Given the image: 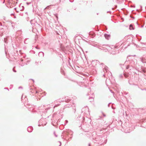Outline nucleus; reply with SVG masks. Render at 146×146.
<instances>
[{
	"label": "nucleus",
	"mask_w": 146,
	"mask_h": 146,
	"mask_svg": "<svg viewBox=\"0 0 146 146\" xmlns=\"http://www.w3.org/2000/svg\"><path fill=\"white\" fill-rule=\"evenodd\" d=\"M138 72H139L141 73H145L146 72V68H142L140 70L139 69H136Z\"/></svg>",
	"instance_id": "nucleus-10"
},
{
	"label": "nucleus",
	"mask_w": 146,
	"mask_h": 146,
	"mask_svg": "<svg viewBox=\"0 0 146 146\" xmlns=\"http://www.w3.org/2000/svg\"><path fill=\"white\" fill-rule=\"evenodd\" d=\"M83 118V121H85V122L87 123H90L91 121V119L89 118H88L87 117H86V121H87L86 122L85 121V118L84 117H82Z\"/></svg>",
	"instance_id": "nucleus-11"
},
{
	"label": "nucleus",
	"mask_w": 146,
	"mask_h": 146,
	"mask_svg": "<svg viewBox=\"0 0 146 146\" xmlns=\"http://www.w3.org/2000/svg\"><path fill=\"white\" fill-rule=\"evenodd\" d=\"M30 80H32L33 81V83H34L35 82L34 80L33 79H30Z\"/></svg>",
	"instance_id": "nucleus-50"
},
{
	"label": "nucleus",
	"mask_w": 146,
	"mask_h": 146,
	"mask_svg": "<svg viewBox=\"0 0 146 146\" xmlns=\"http://www.w3.org/2000/svg\"><path fill=\"white\" fill-rule=\"evenodd\" d=\"M73 107V108H72L73 109V111L74 113H75L76 111V109L74 104H73V106H72L71 105H66L65 106V108H71V107Z\"/></svg>",
	"instance_id": "nucleus-9"
},
{
	"label": "nucleus",
	"mask_w": 146,
	"mask_h": 146,
	"mask_svg": "<svg viewBox=\"0 0 146 146\" xmlns=\"http://www.w3.org/2000/svg\"><path fill=\"white\" fill-rule=\"evenodd\" d=\"M59 142L60 143V145L59 146H61V142L60 141H59Z\"/></svg>",
	"instance_id": "nucleus-52"
},
{
	"label": "nucleus",
	"mask_w": 146,
	"mask_h": 146,
	"mask_svg": "<svg viewBox=\"0 0 146 146\" xmlns=\"http://www.w3.org/2000/svg\"><path fill=\"white\" fill-rule=\"evenodd\" d=\"M106 73H105V74H104L103 75V76L104 77H105V75L106 74Z\"/></svg>",
	"instance_id": "nucleus-54"
},
{
	"label": "nucleus",
	"mask_w": 146,
	"mask_h": 146,
	"mask_svg": "<svg viewBox=\"0 0 146 146\" xmlns=\"http://www.w3.org/2000/svg\"><path fill=\"white\" fill-rule=\"evenodd\" d=\"M107 142V139L105 140L104 138L102 137V138L100 139V141L98 142V144L99 145H102L103 143L106 144Z\"/></svg>",
	"instance_id": "nucleus-7"
},
{
	"label": "nucleus",
	"mask_w": 146,
	"mask_h": 146,
	"mask_svg": "<svg viewBox=\"0 0 146 146\" xmlns=\"http://www.w3.org/2000/svg\"><path fill=\"white\" fill-rule=\"evenodd\" d=\"M4 41L5 43H7V40L6 38H4Z\"/></svg>",
	"instance_id": "nucleus-25"
},
{
	"label": "nucleus",
	"mask_w": 146,
	"mask_h": 146,
	"mask_svg": "<svg viewBox=\"0 0 146 146\" xmlns=\"http://www.w3.org/2000/svg\"><path fill=\"white\" fill-rule=\"evenodd\" d=\"M142 122L143 123V125H144V126L143 127H144L146 128V125H145V124H143L145 123L146 122V120L144 119H143L142 120Z\"/></svg>",
	"instance_id": "nucleus-21"
},
{
	"label": "nucleus",
	"mask_w": 146,
	"mask_h": 146,
	"mask_svg": "<svg viewBox=\"0 0 146 146\" xmlns=\"http://www.w3.org/2000/svg\"><path fill=\"white\" fill-rule=\"evenodd\" d=\"M141 43L142 44H144V45H146V42L145 43H143V42H141Z\"/></svg>",
	"instance_id": "nucleus-43"
},
{
	"label": "nucleus",
	"mask_w": 146,
	"mask_h": 146,
	"mask_svg": "<svg viewBox=\"0 0 146 146\" xmlns=\"http://www.w3.org/2000/svg\"><path fill=\"white\" fill-rule=\"evenodd\" d=\"M33 129V128L32 126H29L27 128V130L29 132H32Z\"/></svg>",
	"instance_id": "nucleus-16"
},
{
	"label": "nucleus",
	"mask_w": 146,
	"mask_h": 146,
	"mask_svg": "<svg viewBox=\"0 0 146 146\" xmlns=\"http://www.w3.org/2000/svg\"><path fill=\"white\" fill-rule=\"evenodd\" d=\"M0 26H2V24L1 23H0Z\"/></svg>",
	"instance_id": "nucleus-62"
},
{
	"label": "nucleus",
	"mask_w": 146,
	"mask_h": 146,
	"mask_svg": "<svg viewBox=\"0 0 146 146\" xmlns=\"http://www.w3.org/2000/svg\"><path fill=\"white\" fill-rule=\"evenodd\" d=\"M82 112H84V113L90 114V111L89 110V108L88 107H86L83 108L82 110Z\"/></svg>",
	"instance_id": "nucleus-5"
},
{
	"label": "nucleus",
	"mask_w": 146,
	"mask_h": 146,
	"mask_svg": "<svg viewBox=\"0 0 146 146\" xmlns=\"http://www.w3.org/2000/svg\"><path fill=\"white\" fill-rule=\"evenodd\" d=\"M39 124L38 125V126H40L41 125H42V126L45 125L47 123V122L45 121V119L44 118H42L39 121Z\"/></svg>",
	"instance_id": "nucleus-4"
},
{
	"label": "nucleus",
	"mask_w": 146,
	"mask_h": 146,
	"mask_svg": "<svg viewBox=\"0 0 146 146\" xmlns=\"http://www.w3.org/2000/svg\"><path fill=\"white\" fill-rule=\"evenodd\" d=\"M26 61L23 59H20V60L19 62V64L21 66H23L25 65H27V64L25 62Z\"/></svg>",
	"instance_id": "nucleus-8"
},
{
	"label": "nucleus",
	"mask_w": 146,
	"mask_h": 146,
	"mask_svg": "<svg viewBox=\"0 0 146 146\" xmlns=\"http://www.w3.org/2000/svg\"><path fill=\"white\" fill-rule=\"evenodd\" d=\"M129 29L130 30H134V28L133 27V26L132 24H131L129 25Z\"/></svg>",
	"instance_id": "nucleus-22"
},
{
	"label": "nucleus",
	"mask_w": 146,
	"mask_h": 146,
	"mask_svg": "<svg viewBox=\"0 0 146 146\" xmlns=\"http://www.w3.org/2000/svg\"><path fill=\"white\" fill-rule=\"evenodd\" d=\"M54 15L56 17L57 19H58V14H54Z\"/></svg>",
	"instance_id": "nucleus-27"
},
{
	"label": "nucleus",
	"mask_w": 146,
	"mask_h": 146,
	"mask_svg": "<svg viewBox=\"0 0 146 146\" xmlns=\"http://www.w3.org/2000/svg\"><path fill=\"white\" fill-rule=\"evenodd\" d=\"M130 56H127V60L125 63H127L128 64L126 67V69H129L130 70L132 71L135 74H136L139 75V74H137L134 71V69H137L135 67V66L136 65L137 63V61L135 58H129V57H130Z\"/></svg>",
	"instance_id": "nucleus-1"
},
{
	"label": "nucleus",
	"mask_w": 146,
	"mask_h": 146,
	"mask_svg": "<svg viewBox=\"0 0 146 146\" xmlns=\"http://www.w3.org/2000/svg\"><path fill=\"white\" fill-rule=\"evenodd\" d=\"M35 48L36 49H40V48L36 46H35Z\"/></svg>",
	"instance_id": "nucleus-37"
},
{
	"label": "nucleus",
	"mask_w": 146,
	"mask_h": 146,
	"mask_svg": "<svg viewBox=\"0 0 146 146\" xmlns=\"http://www.w3.org/2000/svg\"><path fill=\"white\" fill-rule=\"evenodd\" d=\"M27 64H29V63L30 62V60H27Z\"/></svg>",
	"instance_id": "nucleus-41"
},
{
	"label": "nucleus",
	"mask_w": 146,
	"mask_h": 146,
	"mask_svg": "<svg viewBox=\"0 0 146 146\" xmlns=\"http://www.w3.org/2000/svg\"><path fill=\"white\" fill-rule=\"evenodd\" d=\"M14 15V13H12V14H11V15Z\"/></svg>",
	"instance_id": "nucleus-57"
},
{
	"label": "nucleus",
	"mask_w": 146,
	"mask_h": 146,
	"mask_svg": "<svg viewBox=\"0 0 146 146\" xmlns=\"http://www.w3.org/2000/svg\"><path fill=\"white\" fill-rule=\"evenodd\" d=\"M93 66L98 67V65L100 64V62L98 60H93L92 62Z\"/></svg>",
	"instance_id": "nucleus-6"
},
{
	"label": "nucleus",
	"mask_w": 146,
	"mask_h": 146,
	"mask_svg": "<svg viewBox=\"0 0 146 146\" xmlns=\"http://www.w3.org/2000/svg\"><path fill=\"white\" fill-rule=\"evenodd\" d=\"M104 36L106 39L107 40H109L111 36L110 35L105 33L104 34Z\"/></svg>",
	"instance_id": "nucleus-15"
},
{
	"label": "nucleus",
	"mask_w": 146,
	"mask_h": 146,
	"mask_svg": "<svg viewBox=\"0 0 146 146\" xmlns=\"http://www.w3.org/2000/svg\"><path fill=\"white\" fill-rule=\"evenodd\" d=\"M70 2L72 3L74 1V0H69Z\"/></svg>",
	"instance_id": "nucleus-44"
},
{
	"label": "nucleus",
	"mask_w": 146,
	"mask_h": 146,
	"mask_svg": "<svg viewBox=\"0 0 146 146\" xmlns=\"http://www.w3.org/2000/svg\"><path fill=\"white\" fill-rule=\"evenodd\" d=\"M111 103H109V104H108V107H110V104H111Z\"/></svg>",
	"instance_id": "nucleus-46"
},
{
	"label": "nucleus",
	"mask_w": 146,
	"mask_h": 146,
	"mask_svg": "<svg viewBox=\"0 0 146 146\" xmlns=\"http://www.w3.org/2000/svg\"><path fill=\"white\" fill-rule=\"evenodd\" d=\"M15 68V66H14L13 68V71L14 72H16V70H15L14 69V68Z\"/></svg>",
	"instance_id": "nucleus-29"
},
{
	"label": "nucleus",
	"mask_w": 146,
	"mask_h": 146,
	"mask_svg": "<svg viewBox=\"0 0 146 146\" xmlns=\"http://www.w3.org/2000/svg\"><path fill=\"white\" fill-rule=\"evenodd\" d=\"M62 100H61V101H65L66 102H68L70 101V99L69 98V97H65L64 99H62Z\"/></svg>",
	"instance_id": "nucleus-13"
},
{
	"label": "nucleus",
	"mask_w": 146,
	"mask_h": 146,
	"mask_svg": "<svg viewBox=\"0 0 146 146\" xmlns=\"http://www.w3.org/2000/svg\"><path fill=\"white\" fill-rule=\"evenodd\" d=\"M142 50H145L146 51V48H145V47H143L142 48V49H141V51H142Z\"/></svg>",
	"instance_id": "nucleus-28"
},
{
	"label": "nucleus",
	"mask_w": 146,
	"mask_h": 146,
	"mask_svg": "<svg viewBox=\"0 0 146 146\" xmlns=\"http://www.w3.org/2000/svg\"><path fill=\"white\" fill-rule=\"evenodd\" d=\"M65 122L66 123H67L68 122V121L67 120H65Z\"/></svg>",
	"instance_id": "nucleus-51"
},
{
	"label": "nucleus",
	"mask_w": 146,
	"mask_h": 146,
	"mask_svg": "<svg viewBox=\"0 0 146 146\" xmlns=\"http://www.w3.org/2000/svg\"><path fill=\"white\" fill-rule=\"evenodd\" d=\"M127 93H126V92H125V94L126 95H127Z\"/></svg>",
	"instance_id": "nucleus-60"
},
{
	"label": "nucleus",
	"mask_w": 146,
	"mask_h": 146,
	"mask_svg": "<svg viewBox=\"0 0 146 146\" xmlns=\"http://www.w3.org/2000/svg\"><path fill=\"white\" fill-rule=\"evenodd\" d=\"M80 117H79H79H77V119H78L79 120V118H80Z\"/></svg>",
	"instance_id": "nucleus-59"
},
{
	"label": "nucleus",
	"mask_w": 146,
	"mask_h": 146,
	"mask_svg": "<svg viewBox=\"0 0 146 146\" xmlns=\"http://www.w3.org/2000/svg\"><path fill=\"white\" fill-rule=\"evenodd\" d=\"M50 107L49 106V107H48L47 108L45 109V110L44 111V112H46V110H48L50 109Z\"/></svg>",
	"instance_id": "nucleus-26"
},
{
	"label": "nucleus",
	"mask_w": 146,
	"mask_h": 146,
	"mask_svg": "<svg viewBox=\"0 0 146 146\" xmlns=\"http://www.w3.org/2000/svg\"><path fill=\"white\" fill-rule=\"evenodd\" d=\"M108 74L110 75V76H111L112 77V74H111V73L110 72H108Z\"/></svg>",
	"instance_id": "nucleus-34"
},
{
	"label": "nucleus",
	"mask_w": 146,
	"mask_h": 146,
	"mask_svg": "<svg viewBox=\"0 0 146 146\" xmlns=\"http://www.w3.org/2000/svg\"><path fill=\"white\" fill-rule=\"evenodd\" d=\"M98 48L100 49H102L101 46H99Z\"/></svg>",
	"instance_id": "nucleus-47"
},
{
	"label": "nucleus",
	"mask_w": 146,
	"mask_h": 146,
	"mask_svg": "<svg viewBox=\"0 0 146 146\" xmlns=\"http://www.w3.org/2000/svg\"><path fill=\"white\" fill-rule=\"evenodd\" d=\"M141 61L143 63H146V56L145 57H141L140 58Z\"/></svg>",
	"instance_id": "nucleus-12"
},
{
	"label": "nucleus",
	"mask_w": 146,
	"mask_h": 146,
	"mask_svg": "<svg viewBox=\"0 0 146 146\" xmlns=\"http://www.w3.org/2000/svg\"><path fill=\"white\" fill-rule=\"evenodd\" d=\"M123 76H124L125 78H126L128 76V74H126L125 73H124Z\"/></svg>",
	"instance_id": "nucleus-23"
},
{
	"label": "nucleus",
	"mask_w": 146,
	"mask_h": 146,
	"mask_svg": "<svg viewBox=\"0 0 146 146\" xmlns=\"http://www.w3.org/2000/svg\"><path fill=\"white\" fill-rule=\"evenodd\" d=\"M118 52H119L116 51V52L115 51V50H112L111 52V54H115L118 53Z\"/></svg>",
	"instance_id": "nucleus-19"
},
{
	"label": "nucleus",
	"mask_w": 146,
	"mask_h": 146,
	"mask_svg": "<svg viewBox=\"0 0 146 146\" xmlns=\"http://www.w3.org/2000/svg\"><path fill=\"white\" fill-rule=\"evenodd\" d=\"M104 72L105 73H108V67L106 66H104V67L103 68Z\"/></svg>",
	"instance_id": "nucleus-17"
},
{
	"label": "nucleus",
	"mask_w": 146,
	"mask_h": 146,
	"mask_svg": "<svg viewBox=\"0 0 146 146\" xmlns=\"http://www.w3.org/2000/svg\"><path fill=\"white\" fill-rule=\"evenodd\" d=\"M51 5H49V6H48L46 8H45V9H49V8H50V6H51Z\"/></svg>",
	"instance_id": "nucleus-32"
},
{
	"label": "nucleus",
	"mask_w": 146,
	"mask_h": 146,
	"mask_svg": "<svg viewBox=\"0 0 146 146\" xmlns=\"http://www.w3.org/2000/svg\"><path fill=\"white\" fill-rule=\"evenodd\" d=\"M140 89H141V90H143H143H145L146 91V89H144H144H141V88H140Z\"/></svg>",
	"instance_id": "nucleus-42"
},
{
	"label": "nucleus",
	"mask_w": 146,
	"mask_h": 146,
	"mask_svg": "<svg viewBox=\"0 0 146 146\" xmlns=\"http://www.w3.org/2000/svg\"><path fill=\"white\" fill-rule=\"evenodd\" d=\"M104 66H106L103 63H100V64L98 65V67L100 69H103L104 67Z\"/></svg>",
	"instance_id": "nucleus-14"
},
{
	"label": "nucleus",
	"mask_w": 146,
	"mask_h": 146,
	"mask_svg": "<svg viewBox=\"0 0 146 146\" xmlns=\"http://www.w3.org/2000/svg\"><path fill=\"white\" fill-rule=\"evenodd\" d=\"M23 95L22 96L21 98V100H22V101H23Z\"/></svg>",
	"instance_id": "nucleus-40"
},
{
	"label": "nucleus",
	"mask_w": 146,
	"mask_h": 146,
	"mask_svg": "<svg viewBox=\"0 0 146 146\" xmlns=\"http://www.w3.org/2000/svg\"><path fill=\"white\" fill-rule=\"evenodd\" d=\"M69 65H70V66L71 67H72V66L71 65V64H70V62H69Z\"/></svg>",
	"instance_id": "nucleus-55"
},
{
	"label": "nucleus",
	"mask_w": 146,
	"mask_h": 146,
	"mask_svg": "<svg viewBox=\"0 0 146 146\" xmlns=\"http://www.w3.org/2000/svg\"><path fill=\"white\" fill-rule=\"evenodd\" d=\"M27 39H28V38L25 39V41H24V43L25 44H27Z\"/></svg>",
	"instance_id": "nucleus-31"
},
{
	"label": "nucleus",
	"mask_w": 146,
	"mask_h": 146,
	"mask_svg": "<svg viewBox=\"0 0 146 146\" xmlns=\"http://www.w3.org/2000/svg\"><path fill=\"white\" fill-rule=\"evenodd\" d=\"M119 65H120V66L122 68V66H123V65H124V64H119Z\"/></svg>",
	"instance_id": "nucleus-38"
},
{
	"label": "nucleus",
	"mask_w": 146,
	"mask_h": 146,
	"mask_svg": "<svg viewBox=\"0 0 146 146\" xmlns=\"http://www.w3.org/2000/svg\"><path fill=\"white\" fill-rule=\"evenodd\" d=\"M89 99H92V100H91L92 101L94 100V99H93V98L92 97L90 98Z\"/></svg>",
	"instance_id": "nucleus-36"
},
{
	"label": "nucleus",
	"mask_w": 146,
	"mask_h": 146,
	"mask_svg": "<svg viewBox=\"0 0 146 146\" xmlns=\"http://www.w3.org/2000/svg\"><path fill=\"white\" fill-rule=\"evenodd\" d=\"M53 133H54V136L56 137H57L58 136V135L56 134V133H55V131H54V132H53Z\"/></svg>",
	"instance_id": "nucleus-30"
},
{
	"label": "nucleus",
	"mask_w": 146,
	"mask_h": 146,
	"mask_svg": "<svg viewBox=\"0 0 146 146\" xmlns=\"http://www.w3.org/2000/svg\"><path fill=\"white\" fill-rule=\"evenodd\" d=\"M22 9H20V10L21 11H22V10H24V7L23 6H22Z\"/></svg>",
	"instance_id": "nucleus-35"
},
{
	"label": "nucleus",
	"mask_w": 146,
	"mask_h": 146,
	"mask_svg": "<svg viewBox=\"0 0 146 146\" xmlns=\"http://www.w3.org/2000/svg\"><path fill=\"white\" fill-rule=\"evenodd\" d=\"M26 107L27 108H31V107H29H29L27 106Z\"/></svg>",
	"instance_id": "nucleus-58"
},
{
	"label": "nucleus",
	"mask_w": 146,
	"mask_h": 146,
	"mask_svg": "<svg viewBox=\"0 0 146 146\" xmlns=\"http://www.w3.org/2000/svg\"><path fill=\"white\" fill-rule=\"evenodd\" d=\"M31 3V2H27L26 3L27 5H29Z\"/></svg>",
	"instance_id": "nucleus-39"
},
{
	"label": "nucleus",
	"mask_w": 146,
	"mask_h": 146,
	"mask_svg": "<svg viewBox=\"0 0 146 146\" xmlns=\"http://www.w3.org/2000/svg\"><path fill=\"white\" fill-rule=\"evenodd\" d=\"M130 17L132 18L133 19H134L135 18L134 17H132V16H130Z\"/></svg>",
	"instance_id": "nucleus-45"
},
{
	"label": "nucleus",
	"mask_w": 146,
	"mask_h": 146,
	"mask_svg": "<svg viewBox=\"0 0 146 146\" xmlns=\"http://www.w3.org/2000/svg\"><path fill=\"white\" fill-rule=\"evenodd\" d=\"M19 89L22 88V87L21 86H20L18 88Z\"/></svg>",
	"instance_id": "nucleus-53"
},
{
	"label": "nucleus",
	"mask_w": 146,
	"mask_h": 146,
	"mask_svg": "<svg viewBox=\"0 0 146 146\" xmlns=\"http://www.w3.org/2000/svg\"><path fill=\"white\" fill-rule=\"evenodd\" d=\"M89 135L90 136H88V134H87L88 137L92 138L93 142L94 143H98V142H99L102 138L101 136L97 135L96 133L94 132L93 133H90Z\"/></svg>",
	"instance_id": "nucleus-2"
},
{
	"label": "nucleus",
	"mask_w": 146,
	"mask_h": 146,
	"mask_svg": "<svg viewBox=\"0 0 146 146\" xmlns=\"http://www.w3.org/2000/svg\"><path fill=\"white\" fill-rule=\"evenodd\" d=\"M103 115L104 117H105L106 116V115L103 113Z\"/></svg>",
	"instance_id": "nucleus-49"
},
{
	"label": "nucleus",
	"mask_w": 146,
	"mask_h": 146,
	"mask_svg": "<svg viewBox=\"0 0 146 146\" xmlns=\"http://www.w3.org/2000/svg\"><path fill=\"white\" fill-rule=\"evenodd\" d=\"M123 74H124V72H123L122 73L120 74L119 75L118 77H119V79H121L123 78Z\"/></svg>",
	"instance_id": "nucleus-18"
},
{
	"label": "nucleus",
	"mask_w": 146,
	"mask_h": 146,
	"mask_svg": "<svg viewBox=\"0 0 146 146\" xmlns=\"http://www.w3.org/2000/svg\"><path fill=\"white\" fill-rule=\"evenodd\" d=\"M64 135H66V138H70L71 139L72 136L73 132L70 131L68 130L64 133Z\"/></svg>",
	"instance_id": "nucleus-3"
},
{
	"label": "nucleus",
	"mask_w": 146,
	"mask_h": 146,
	"mask_svg": "<svg viewBox=\"0 0 146 146\" xmlns=\"http://www.w3.org/2000/svg\"><path fill=\"white\" fill-rule=\"evenodd\" d=\"M119 46L118 44H116L115 46L113 47L115 48H117L119 47Z\"/></svg>",
	"instance_id": "nucleus-24"
},
{
	"label": "nucleus",
	"mask_w": 146,
	"mask_h": 146,
	"mask_svg": "<svg viewBox=\"0 0 146 146\" xmlns=\"http://www.w3.org/2000/svg\"><path fill=\"white\" fill-rule=\"evenodd\" d=\"M88 146H91L90 143H89Z\"/></svg>",
	"instance_id": "nucleus-61"
},
{
	"label": "nucleus",
	"mask_w": 146,
	"mask_h": 146,
	"mask_svg": "<svg viewBox=\"0 0 146 146\" xmlns=\"http://www.w3.org/2000/svg\"><path fill=\"white\" fill-rule=\"evenodd\" d=\"M107 13H110V14H111V12L109 11H108L107 12Z\"/></svg>",
	"instance_id": "nucleus-48"
},
{
	"label": "nucleus",
	"mask_w": 146,
	"mask_h": 146,
	"mask_svg": "<svg viewBox=\"0 0 146 146\" xmlns=\"http://www.w3.org/2000/svg\"><path fill=\"white\" fill-rule=\"evenodd\" d=\"M110 90V91L113 94V95H114V93L111 90Z\"/></svg>",
	"instance_id": "nucleus-33"
},
{
	"label": "nucleus",
	"mask_w": 146,
	"mask_h": 146,
	"mask_svg": "<svg viewBox=\"0 0 146 146\" xmlns=\"http://www.w3.org/2000/svg\"><path fill=\"white\" fill-rule=\"evenodd\" d=\"M38 55L39 56H43L44 55V53L42 52H40L38 53Z\"/></svg>",
	"instance_id": "nucleus-20"
},
{
	"label": "nucleus",
	"mask_w": 146,
	"mask_h": 146,
	"mask_svg": "<svg viewBox=\"0 0 146 146\" xmlns=\"http://www.w3.org/2000/svg\"><path fill=\"white\" fill-rule=\"evenodd\" d=\"M27 98H24V100H27Z\"/></svg>",
	"instance_id": "nucleus-56"
},
{
	"label": "nucleus",
	"mask_w": 146,
	"mask_h": 146,
	"mask_svg": "<svg viewBox=\"0 0 146 146\" xmlns=\"http://www.w3.org/2000/svg\"><path fill=\"white\" fill-rule=\"evenodd\" d=\"M4 89H7L9 90V89L8 88H5Z\"/></svg>",
	"instance_id": "nucleus-63"
},
{
	"label": "nucleus",
	"mask_w": 146,
	"mask_h": 146,
	"mask_svg": "<svg viewBox=\"0 0 146 146\" xmlns=\"http://www.w3.org/2000/svg\"><path fill=\"white\" fill-rule=\"evenodd\" d=\"M36 93H38V91H36Z\"/></svg>",
	"instance_id": "nucleus-64"
}]
</instances>
